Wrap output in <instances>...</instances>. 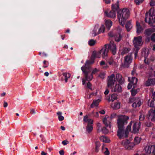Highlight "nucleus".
<instances>
[{"label": "nucleus", "mask_w": 155, "mask_h": 155, "mask_svg": "<svg viewBox=\"0 0 155 155\" xmlns=\"http://www.w3.org/2000/svg\"><path fill=\"white\" fill-rule=\"evenodd\" d=\"M117 123L118 127L117 135L119 138H124L127 137L129 132L131 130V126L132 122L131 121L127 127L126 130H124V126L127 123L129 117L124 115H120L118 116Z\"/></svg>", "instance_id": "1"}, {"label": "nucleus", "mask_w": 155, "mask_h": 155, "mask_svg": "<svg viewBox=\"0 0 155 155\" xmlns=\"http://www.w3.org/2000/svg\"><path fill=\"white\" fill-rule=\"evenodd\" d=\"M92 64L90 61H87L86 62L84 66L81 67V69L84 74V78L82 79V84L84 85L85 84L86 81H89L91 80L93 78V74L97 73L98 70L96 68L94 69L92 71V73L90 74L91 72V68L90 64Z\"/></svg>", "instance_id": "2"}, {"label": "nucleus", "mask_w": 155, "mask_h": 155, "mask_svg": "<svg viewBox=\"0 0 155 155\" xmlns=\"http://www.w3.org/2000/svg\"><path fill=\"white\" fill-rule=\"evenodd\" d=\"M109 49L112 51L113 54H115L116 53V47L113 41H110L109 44L105 45L100 50L103 58H106Z\"/></svg>", "instance_id": "3"}, {"label": "nucleus", "mask_w": 155, "mask_h": 155, "mask_svg": "<svg viewBox=\"0 0 155 155\" xmlns=\"http://www.w3.org/2000/svg\"><path fill=\"white\" fill-rule=\"evenodd\" d=\"M130 14L129 10L124 8L118 12L117 18L120 24L124 26L126 20L128 18Z\"/></svg>", "instance_id": "4"}, {"label": "nucleus", "mask_w": 155, "mask_h": 155, "mask_svg": "<svg viewBox=\"0 0 155 155\" xmlns=\"http://www.w3.org/2000/svg\"><path fill=\"white\" fill-rule=\"evenodd\" d=\"M89 115H86L84 116L83 118L84 124L87 125L86 126V131L88 133H90L93 130V120L92 119H89Z\"/></svg>", "instance_id": "5"}, {"label": "nucleus", "mask_w": 155, "mask_h": 155, "mask_svg": "<svg viewBox=\"0 0 155 155\" xmlns=\"http://www.w3.org/2000/svg\"><path fill=\"white\" fill-rule=\"evenodd\" d=\"M149 21H147L148 18V13H146L145 21L146 22H148L151 26H154L153 23H155V10L153 9H150L149 11Z\"/></svg>", "instance_id": "6"}, {"label": "nucleus", "mask_w": 155, "mask_h": 155, "mask_svg": "<svg viewBox=\"0 0 155 155\" xmlns=\"http://www.w3.org/2000/svg\"><path fill=\"white\" fill-rule=\"evenodd\" d=\"M105 29V27L104 25L99 26L98 24H96L91 32V34L93 36L95 37L101 33L104 32Z\"/></svg>", "instance_id": "7"}, {"label": "nucleus", "mask_w": 155, "mask_h": 155, "mask_svg": "<svg viewBox=\"0 0 155 155\" xmlns=\"http://www.w3.org/2000/svg\"><path fill=\"white\" fill-rule=\"evenodd\" d=\"M122 146L128 150H130L135 146V144L133 142H131L127 140H124L121 142Z\"/></svg>", "instance_id": "8"}, {"label": "nucleus", "mask_w": 155, "mask_h": 155, "mask_svg": "<svg viewBox=\"0 0 155 155\" xmlns=\"http://www.w3.org/2000/svg\"><path fill=\"white\" fill-rule=\"evenodd\" d=\"M129 102L133 103L132 106L134 108L139 107L141 103V100L139 98H130L129 99Z\"/></svg>", "instance_id": "9"}, {"label": "nucleus", "mask_w": 155, "mask_h": 155, "mask_svg": "<svg viewBox=\"0 0 155 155\" xmlns=\"http://www.w3.org/2000/svg\"><path fill=\"white\" fill-rule=\"evenodd\" d=\"M142 37L141 36L135 37L133 40V44L135 48H140V47L142 45Z\"/></svg>", "instance_id": "10"}, {"label": "nucleus", "mask_w": 155, "mask_h": 155, "mask_svg": "<svg viewBox=\"0 0 155 155\" xmlns=\"http://www.w3.org/2000/svg\"><path fill=\"white\" fill-rule=\"evenodd\" d=\"M155 31V29L154 28H148L144 31V34L146 37V41H149L150 39L151 34Z\"/></svg>", "instance_id": "11"}, {"label": "nucleus", "mask_w": 155, "mask_h": 155, "mask_svg": "<svg viewBox=\"0 0 155 155\" xmlns=\"http://www.w3.org/2000/svg\"><path fill=\"white\" fill-rule=\"evenodd\" d=\"M131 125L132 124H133V127H132V130L130 131L132 133H138L139 129L140 127L141 124L139 122H137L136 121H132Z\"/></svg>", "instance_id": "12"}, {"label": "nucleus", "mask_w": 155, "mask_h": 155, "mask_svg": "<svg viewBox=\"0 0 155 155\" xmlns=\"http://www.w3.org/2000/svg\"><path fill=\"white\" fill-rule=\"evenodd\" d=\"M149 54L148 51L147 49H143L141 52L142 57L141 59L142 60V59L143 58L144 62L147 65L149 64V62L147 58Z\"/></svg>", "instance_id": "13"}, {"label": "nucleus", "mask_w": 155, "mask_h": 155, "mask_svg": "<svg viewBox=\"0 0 155 155\" xmlns=\"http://www.w3.org/2000/svg\"><path fill=\"white\" fill-rule=\"evenodd\" d=\"M115 77L114 74H111L108 76L107 81V86L111 88L115 82Z\"/></svg>", "instance_id": "14"}, {"label": "nucleus", "mask_w": 155, "mask_h": 155, "mask_svg": "<svg viewBox=\"0 0 155 155\" xmlns=\"http://www.w3.org/2000/svg\"><path fill=\"white\" fill-rule=\"evenodd\" d=\"M132 58L131 55H128L124 57V67L128 68L130 64L131 63Z\"/></svg>", "instance_id": "15"}, {"label": "nucleus", "mask_w": 155, "mask_h": 155, "mask_svg": "<svg viewBox=\"0 0 155 155\" xmlns=\"http://www.w3.org/2000/svg\"><path fill=\"white\" fill-rule=\"evenodd\" d=\"M101 56V53L100 50L99 51H94L93 52L91 57L92 61H91V63L93 64L94 62V60L95 58H100Z\"/></svg>", "instance_id": "16"}, {"label": "nucleus", "mask_w": 155, "mask_h": 155, "mask_svg": "<svg viewBox=\"0 0 155 155\" xmlns=\"http://www.w3.org/2000/svg\"><path fill=\"white\" fill-rule=\"evenodd\" d=\"M105 15L107 16L110 18H114L116 17V11L112 9L109 11L107 10L104 12Z\"/></svg>", "instance_id": "17"}, {"label": "nucleus", "mask_w": 155, "mask_h": 155, "mask_svg": "<svg viewBox=\"0 0 155 155\" xmlns=\"http://www.w3.org/2000/svg\"><path fill=\"white\" fill-rule=\"evenodd\" d=\"M111 121L110 118H109V117L108 116H106L103 120V124L107 127H109L110 129L111 127L110 125Z\"/></svg>", "instance_id": "18"}, {"label": "nucleus", "mask_w": 155, "mask_h": 155, "mask_svg": "<svg viewBox=\"0 0 155 155\" xmlns=\"http://www.w3.org/2000/svg\"><path fill=\"white\" fill-rule=\"evenodd\" d=\"M149 118L150 120L155 122V109L150 110L149 113Z\"/></svg>", "instance_id": "19"}, {"label": "nucleus", "mask_w": 155, "mask_h": 155, "mask_svg": "<svg viewBox=\"0 0 155 155\" xmlns=\"http://www.w3.org/2000/svg\"><path fill=\"white\" fill-rule=\"evenodd\" d=\"M128 81L129 82H130L133 84V87L134 88L136 87V84H137L138 81L137 78L134 77H132L131 78L130 77H128Z\"/></svg>", "instance_id": "20"}, {"label": "nucleus", "mask_w": 155, "mask_h": 155, "mask_svg": "<svg viewBox=\"0 0 155 155\" xmlns=\"http://www.w3.org/2000/svg\"><path fill=\"white\" fill-rule=\"evenodd\" d=\"M155 84V79L149 78L145 83L144 84L146 86H149Z\"/></svg>", "instance_id": "21"}, {"label": "nucleus", "mask_w": 155, "mask_h": 155, "mask_svg": "<svg viewBox=\"0 0 155 155\" xmlns=\"http://www.w3.org/2000/svg\"><path fill=\"white\" fill-rule=\"evenodd\" d=\"M112 92H120L121 91L122 88L119 84H116L114 88H111Z\"/></svg>", "instance_id": "22"}, {"label": "nucleus", "mask_w": 155, "mask_h": 155, "mask_svg": "<svg viewBox=\"0 0 155 155\" xmlns=\"http://www.w3.org/2000/svg\"><path fill=\"white\" fill-rule=\"evenodd\" d=\"M116 78L117 80L119 83L122 84H123L124 82V79L122 77V75L119 74H116Z\"/></svg>", "instance_id": "23"}, {"label": "nucleus", "mask_w": 155, "mask_h": 155, "mask_svg": "<svg viewBox=\"0 0 155 155\" xmlns=\"http://www.w3.org/2000/svg\"><path fill=\"white\" fill-rule=\"evenodd\" d=\"M137 33V34L140 33L143 30V28L140 25L138 21L136 22Z\"/></svg>", "instance_id": "24"}, {"label": "nucleus", "mask_w": 155, "mask_h": 155, "mask_svg": "<svg viewBox=\"0 0 155 155\" xmlns=\"http://www.w3.org/2000/svg\"><path fill=\"white\" fill-rule=\"evenodd\" d=\"M107 61L110 65L112 66L117 65L116 63L114 61L113 58L112 57L109 58L107 60Z\"/></svg>", "instance_id": "25"}, {"label": "nucleus", "mask_w": 155, "mask_h": 155, "mask_svg": "<svg viewBox=\"0 0 155 155\" xmlns=\"http://www.w3.org/2000/svg\"><path fill=\"white\" fill-rule=\"evenodd\" d=\"M111 107L114 109L117 110L120 108V103L119 102H117L111 104Z\"/></svg>", "instance_id": "26"}, {"label": "nucleus", "mask_w": 155, "mask_h": 155, "mask_svg": "<svg viewBox=\"0 0 155 155\" xmlns=\"http://www.w3.org/2000/svg\"><path fill=\"white\" fill-rule=\"evenodd\" d=\"M115 40L117 42H119L122 38V36L120 32L114 35Z\"/></svg>", "instance_id": "27"}, {"label": "nucleus", "mask_w": 155, "mask_h": 155, "mask_svg": "<svg viewBox=\"0 0 155 155\" xmlns=\"http://www.w3.org/2000/svg\"><path fill=\"white\" fill-rule=\"evenodd\" d=\"M117 98V95L116 94H114L111 95H109L108 98L109 101H113Z\"/></svg>", "instance_id": "28"}, {"label": "nucleus", "mask_w": 155, "mask_h": 155, "mask_svg": "<svg viewBox=\"0 0 155 155\" xmlns=\"http://www.w3.org/2000/svg\"><path fill=\"white\" fill-rule=\"evenodd\" d=\"M102 131L104 134H107L109 132V129H107L106 127H104L102 129L98 128L97 130V132L99 133Z\"/></svg>", "instance_id": "29"}, {"label": "nucleus", "mask_w": 155, "mask_h": 155, "mask_svg": "<svg viewBox=\"0 0 155 155\" xmlns=\"http://www.w3.org/2000/svg\"><path fill=\"white\" fill-rule=\"evenodd\" d=\"M100 139L101 141L106 143H109L110 141L109 139L107 137L104 136H101Z\"/></svg>", "instance_id": "30"}, {"label": "nucleus", "mask_w": 155, "mask_h": 155, "mask_svg": "<svg viewBox=\"0 0 155 155\" xmlns=\"http://www.w3.org/2000/svg\"><path fill=\"white\" fill-rule=\"evenodd\" d=\"M105 23L107 28L109 30L112 25V21L110 20H107L105 21Z\"/></svg>", "instance_id": "31"}, {"label": "nucleus", "mask_w": 155, "mask_h": 155, "mask_svg": "<svg viewBox=\"0 0 155 155\" xmlns=\"http://www.w3.org/2000/svg\"><path fill=\"white\" fill-rule=\"evenodd\" d=\"M132 27L131 21L127 22L126 25V28L127 31H129Z\"/></svg>", "instance_id": "32"}, {"label": "nucleus", "mask_w": 155, "mask_h": 155, "mask_svg": "<svg viewBox=\"0 0 155 155\" xmlns=\"http://www.w3.org/2000/svg\"><path fill=\"white\" fill-rule=\"evenodd\" d=\"M102 150L105 155H109L110 154V153L108 149L104 145L102 147Z\"/></svg>", "instance_id": "33"}, {"label": "nucleus", "mask_w": 155, "mask_h": 155, "mask_svg": "<svg viewBox=\"0 0 155 155\" xmlns=\"http://www.w3.org/2000/svg\"><path fill=\"white\" fill-rule=\"evenodd\" d=\"M63 75L64 78L65 82L66 83L68 81V79L71 77V74L68 73H64L63 74Z\"/></svg>", "instance_id": "34"}, {"label": "nucleus", "mask_w": 155, "mask_h": 155, "mask_svg": "<svg viewBox=\"0 0 155 155\" xmlns=\"http://www.w3.org/2000/svg\"><path fill=\"white\" fill-rule=\"evenodd\" d=\"M100 99H98L97 100L94 101L91 104V107H93L95 106H98L99 103L101 101Z\"/></svg>", "instance_id": "35"}, {"label": "nucleus", "mask_w": 155, "mask_h": 155, "mask_svg": "<svg viewBox=\"0 0 155 155\" xmlns=\"http://www.w3.org/2000/svg\"><path fill=\"white\" fill-rule=\"evenodd\" d=\"M100 143L99 141H97L95 142V152L96 153L98 152L99 150V147L100 146Z\"/></svg>", "instance_id": "36"}, {"label": "nucleus", "mask_w": 155, "mask_h": 155, "mask_svg": "<svg viewBox=\"0 0 155 155\" xmlns=\"http://www.w3.org/2000/svg\"><path fill=\"white\" fill-rule=\"evenodd\" d=\"M100 64L101 66L104 69H107L108 68V66L107 64L105 63L104 61H101Z\"/></svg>", "instance_id": "37"}, {"label": "nucleus", "mask_w": 155, "mask_h": 155, "mask_svg": "<svg viewBox=\"0 0 155 155\" xmlns=\"http://www.w3.org/2000/svg\"><path fill=\"white\" fill-rule=\"evenodd\" d=\"M89 116H92L95 117H98L99 116L98 113L96 112H95L94 111H93L91 113L87 115H89Z\"/></svg>", "instance_id": "38"}, {"label": "nucleus", "mask_w": 155, "mask_h": 155, "mask_svg": "<svg viewBox=\"0 0 155 155\" xmlns=\"http://www.w3.org/2000/svg\"><path fill=\"white\" fill-rule=\"evenodd\" d=\"M141 138L138 137H136L134 139V141L135 145L139 144L141 141Z\"/></svg>", "instance_id": "39"}, {"label": "nucleus", "mask_w": 155, "mask_h": 155, "mask_svg": "<svg viewBox=\"0 0 155 155\" xmlns=\"http://www.w3.org/2000/svg\"><path fill=\"white\" fill-rule=\"evenodd\" d=\"M130 51V49L129 48H124L121 52V54L122 55L127 53Z\"/></svg>", "instance_id": "40"}, {"label": "nucleus", "mask_w": 155, "mask_h": 155, "mask_svg": "<svg viewBox=\"0 0 155 155\" xmlns=\"http://www.w3.org/2000/svg\"><path fill=\"white\" fill-rule=\"evenodd\" d=\"M57 114L58 116V119L60 121H62L64 119V117L62 116V113L61 112H58L57 113Z\"/></svg>", "instance_id": "41"}, {"label": "nucleus", "mask_w": 155, "mask_h": 155, "mask_svg": "<svg viewBox=\"0 0 155 155\" xmlns=\"http://www.w3.org/2000/svg\"><path fill=\"white\" fill-rule=\"evenodd\" d=\"M119 8V1H118L117 2V3L114 5H112V8L113 10H114L115 11L117 9Z\"/></svg>", "instance_id": "42"}, {"label": "nucleus", "mask_w": 155, "mask_h": 155, "mask_svg": "<svg viewBox=\"0 0 155 155\" xmlns=\"http://www.w3.org/2000/svg\"><path fill=\"white\" fill-rule=\"evenodd\" d=\"M96 43L95 40L93 39H91L89 40L88 41V45L91 46H92L94 45Z\"/></svg>", "instance_id": "43"}, {"label": "nucleus", "mask_w": 155, "mask_h": 155, "mask_svg": "<svg viewBox=\"0 0 155 155\" xmlns=\"http://www.w3.org/2000/svg\"><path fill=\"white\" fill-rule=\"evenodd\" d=\"M150 136L152 138H155V127L152 129Z\"/></svg>", "instance_id": "44"}, {"label": "nucleus", "mask_w": 155, "mask_h": 155, "mask_svg": "<svg viewBox=\"0 0 155 155\" xmlns=\"http://www.w3.org/2000/svg\"><path fill=\"white\" fill-rule=\"evenodd\" d=\"M144 114L143 112L140 113L139 117V120H143L144 119Z\"/></svg>", "instance_id": "45"}, {"label": "nucleus", "mask_w": 155, "mask_h": 155, "mask_svg": "<svg viewBox=\"0 0 155 155\" xmlns=\"http://www.w3.org/2000/svg\"><path fill=\"white\" fill-rule=\"evenodd\" d=\"M131 94L133 96H135L137 92V90L133 88L131 90Z\"/></svg>", "instance_id": "46"}, {"label": "nucleus", "mask_w": 155, "mask_h": 155, "mask_svg": "<svg viewBox=\"0 0 155 155\" xmlns=\"http://www.w3.org/2000/svg\"><path fill=\"white\" fill-rule=\"evenodd\" d=\"M140 48H134V50L135 51V52L134 53V55H135V58H136L137 56V53L138 51L140 49Z\"/></svg>", "instance_id": "47"}, {"label": "nucleus", "mask_w": 155, "mask_h": 155, "mask_svg": "<svg viewBox=\"0 0 155 155\" xmlns=\"http://www.w3.org/2000/svg\"><path fill=\"white\" fill-rule=\"evenodd\" d=\"M150 39L152 41L155 42V33H154L151 35Z\"/></svg>", "instance_id": "48"}, {"label": "nucleus", "mask_w": 155, "mask_h": 155, "mask_svg": "<svg viewBox=\"0 0 155 155\" xmlns=\"http://www.w3.org/2000/svg\"><path fill=\"white\" fill-rule=\"evenodd\" d=\"M116 115L117 114L116 113H114L111 114V116L109 117V118H110V120H111L112 119L115 117Z\"/></svg>", "instance_id": "49"}, {"label": "nucleus", "mask_w": 155, "mask_h": 155, "mask_svg": "<svg viewBox=\"0 0 155 155\" xmlns=\"http://www.w3.org/2000/svg\"><path fill=\"white\" fill-rule=\"evenodd\" d=\"M144 0H135V2L137 4L139 5L140 3H142Z\"/></svg>", "instance_id": "50"}, {"label": "nucleus", "mask_w": 155, "mask_h": 155, "mask_svg": "<svg viewBox=\"0 0 155 155\" xmlns=\"http://www.w3.org/2000/svg\"><path fill=\"white\" fill-rule=\"evenodd\" d=\"M132 86H133V84L130 82V83L128 84L127 88L128 89H130Z\"/></svg>", "instance_id": "51"}, {"label": "nucleus", "mask_w": 155, "mask_h": 155, "mask_svg": "<svg viewBox=\"0 0 155 155\" xmlns=\"http://www.w3.org/2000/svg\"><path fill=\"white\" fill-rule=\"evenodd\" d=\"M91 84L90 82H88L87 84V86L89 89L92 90V89L91 88Z\"/></svg>", "instance_id": "52"}, {"label": "nucleus", "mask_w": 155, "mask_h": 155, "mask_svg": "<svg viewBox=\"0 0 155 155\" xmlns=\"http://www.w3.org/2000/svg\"><path fill=\"white\" fill-rule=\"evenodd\" d=\"M62 143L63 145H67L68 143V141L66 140H64L62 141Z\"/></svg>", "instance_id": "53"}, {"label": "nucleus", "mask_w": 155, "mask_h": 155, "mask_svg": "<svg viewBox=\"0 0 155 155\" xmlns=\"http://www.w3.org/2000/svg\"><path fill=\"white\" fill-rule=\"evenodd\" d=\"M108 35L109 36L111 37H114V35L112 31H110Z\"/></svg>", "instance_id": "54"}, {"label": "nucleus", "mask_w": 155, "mask_h": 155, "mask_svg": "<svg viewBox=\"0 0 155 155\" xmlns=\"http://www.w3.org/2000/svg\"><path fill=\"white\" fill-rule=\"evenodd\" d=\"M150 5L151 6H153L155 5V2L154 1H151L150 3Z\"/></svg>", "instance_id": "55"}, {"label": "nucleus", "mask_w": 155, "mask_h": 155, "mask_svg": "<svg viewBox=\"0 0 155 155\" xmlns=\"http://www.w3.org/2000/svg\"><path fill=\"white\" fill-rule=\"evenodd\" d=\"M97 92H93L92 93H91L89 96V98H91V95H97Z\"/></svg>", "instance_id": "56"}, {"label": "nucleus", "mask_w": 155, "mask_h": 155, "mask_svg": "<svg viewBox=\"0 0 155 155\" xmlns=\"http://www.w3.org/2000/svg\"><path fill=\"white\" fill-rule=\"evenodd\" d=\"M153 76H155V71L152 74V73L149 74L150 77H153Z\"/></svg>", "instance_id": "57"}, {"label": "nucleus", "mask_w": 155, "mask_h": 155, "mask_svg": "<svg viewBox=\"0 0 155 155\" xmlns=\"http://www.w3.org/2000/svg\"><path fill=\"white\" fill-rule=\"evenodd\" d=\"M59 153L60 155H64V152L63 150H61L59 152Z\"/></svg>", "instance_id": "58"}, {"label": "nucleus", "mask_w": 155, "mask_h": 155, "mask_svg": "<svg viewBox=\"0 0 155 155\" xmlns=\"http://www.w3.org/2000/svg\"><path fill=\"white\" fill-rule=\"evenodd\" d=\"M8 104L7 102H4L3 106L5 107H7L8 106Z\"/></svg>", "instance_id": "59"}, {"label": "nucleus", "mask_w": 155, "mask_h": 155, "mask_svg": "<svg viewBox=\"0 0 155 155\" xmlns=\"http://www.w3.org/2000/svg\"><path fill=\"white\" fill-rule=\"evenodd\" d=\"M105 2L106 3L109 4L110 3V0H104Z\"/></svg>", "instance_id": "60"}, {"label": "nucleus", "mask_w": 155, "mask_h": 155, "mask_svg": "<svg viewBox=\"0 0 155 155\" xmlns=\"http://www.w3.org/2000/svg\"><path fill=\"white\" fill-rule=\"evenodd\" d=\"M109 91L108 89H106L104 92V94L105 95L109 93Z\"/></svg>", "instance_id": "61"}, {"label": "nucleus", "mask_w": 155, "mask_h": 155, "mask_svg": "<svg viewBox=\"0 0 155 155\" xmlns=\"http://www.w3.org/2000/svg\"><path fill=\"white\" fill-rule=\"evenodd\" d=\"M99 76L102 79L104 78V75L103 74H101L99 75Z\"/></svg>", "instance_id": "62"}, {"label": "nucleus", "mask_w": 155, "mask_h": 155, "mask_svg": "<svg viewBox=\"0 0 155 155\" xmlns=\"http://www.w3.org/2000/svg\"><path fill=\"white\" fill-rule=\"evenodd\" d=\"M99 113L101 114H105V111L104 110H103L100 111Z\"/></svg>", "instance_id": "63"}, {"label": "nucleus", "mask_w": 155, "mask_h": 155, "mask_svg": "<svg viewBox=\"0 0 155 155\" xmlns=\"http://www.w3.org/2000/svg\"><path fill=\"white\" fill-rule=\"evenodd\" d=\"M45 75L46 76V77H47L49 75V73L48 72H45Z\"/></svg>", "instance_id": "64"}]
</instances>
